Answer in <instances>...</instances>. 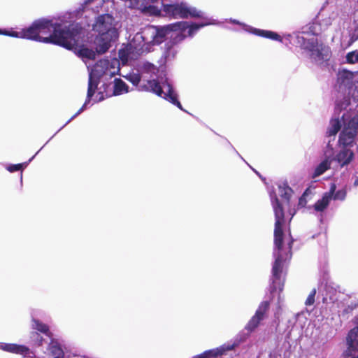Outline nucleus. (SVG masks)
Returning <instances> with one entry per match:
<instances>
[{"mask_svg": "<svg viewBox=\"0 0 358 358\" xmlns=\"http://www.w3.org/2000/svg\"><path fill=\"white\" fill-rule=\"evenodd\" d=\"M79 22H65L64 20L54 22L53 20L41 18L34 21L30 26L21 31H15L17 36L44 43H52L67 50H72L77 45L83 31Z\"/></svg>", "mask_w": 358, "mask_h": 358, "instance_id": "f257e3e1", "label": "nucleus"}, {"mask_svg": "<svg viewBox=\"0 0 358 358\" xmlns=\"http://www.w3.org/2000/svg\"><path fill=\"white\" fill-rule=\"evenodd\" d=\"M269 196L275 215L274 249L273 256L274 262L272 265L271 276L270 278L269 292L271 294L284 287L285 280L282 278L283 264L292 257V248L294 239L290 236L288 243V250L283 249L282 225L285 222V210L283 204L280 201L274 190L269 191ZM291 236V234H289Z\"/></svg>", "mask_w": 358, "mask_h": 358, "instance_id": "f03ea898", "label": "nucleus"}, {"mask_svg": "<svg viewBox=\"0 0 358 358\" xmlns=\"http://www.w3.org/2000/svg\"><path fill=\"white\" fill-rule=\"evenodd\" d=\"M336 86L338 95L335 101V108L329 127L327 131L328 138H335L341 126L339 114L348 107L358 110V72L347 69L339 70L337 73Z\"/></svg>", "mask_w": 358, "mask_h": 358, "instance_id": "7ed1b4c3", "label": "nucleus"}, {"mask_svg": "<svg viewBox=\"0 0 358 358\" xmlns=\"http://www.w3.org/2000/svg\"><path fill=\"white\" fill-rule=\"evenodd\" d=\"M187 27L185 22H174L164 26L148 25L136 33L132 43L124 49L119 51V57L122 62L136 59L144 52V46L159 45L174 29Z\"/></svg>", "mask_w": 358, "mask_h": 358, "instance_id": "20e7f679", "label": "nucleus"}, {"mask_svg": "<svg viewBox=\"0 0 358 358\" xmlns=\"http://www.w3.org/2000/svg\"><path fill=\"white\" fill-rule=\"evenodd\" d=\"M162 6L163 8V13L166 16L173 18H198L201 20L200 22H179L187 24V27L180 29H188V35L190 38H193L200 29L208 25L218 24L216 20L213 19L202 10H198L196 8L192 6L186 2L169 4L162 3Z\"/></svg>", "mask_w": 358, "mask_h": 358, "instance_id": "39448f33", "label": "nucleus"}, {"mask_svg": "<svg viewBox=\"0 0 358 358\" xmlns=\"http://www.w3.org/2000/svg\"><path fill=\"white\" fill-rule=\"evenodd\" d=\"M119 22L110 13L99 14L94 18L92 30L96 33L93 41L94 48L99 55L108 51L113 43L117 41Z\"/></svg>", "mask_w": 358, "mask_h": 358, "instance_id": "423d86ee", "label": "nucleus"}, {"mask_svg": "<svg viewBox=\"0 0 358 358\" xmlns=\"http://www.w3.org/2000/svg\"><path fill=\"white\" fill-rule=\"evenodd\" d=\"M319 24H309L302 31L294 35V43L303 50L313 62L322 63L329 57V49L322 43H318L317 36L320 33Z\"/></svg>", "mask_w": 358, "mask_h": 358, "instance_id": "0eeeda50", "label": "nucleus"}, {"mask_svg": "<svg viewBox=\"0 0 358 358\" xmlns=\"http://www.w3.org/2000/svg\"><path fill=\"white\" fill-rule=\"evenodd\" d=\"M341 113H338L337 115L339 114L341 127H343V129L340 133L338 142L341 147L351 149L356 145V139L358 135V110H352V108H350L342 115H341Z\"/></svg>", "mask_w": 358, "mask_h": 358, "instance_id": "6e6552de", "label": "nucleus"}, {"mask_svg": "<svg viewBox=\"0 0 358 358\" xmlns=\"http://www.w3.org/2000/svg\"><path fill=\"white\" fill-rule=\"evenodd\" d=\"M120 72V62L115 58L99 60L89 73L88 82L92 81L98 87L100 79L105 77L110 79Z\"/></svg>", "mask_w": 358, "mask_h": 358, "instance_id": "1a4fd4ad", "label": "nucleus"}, {"mask_svg": "<svg viewBox=\"0 0 358 358\" xmlns=\"http://www.w3.org/2000/svg\"><path fill=\"white\" fill-rule=\"evenodd\" d=\"M148 84L153 93L168 101L173 105L178 107L180 110L193 116L192 113L183 108L182 104L178 100V94L177 92L168 79H166L164 81L162 82V83L156 80H152L148 82Z\"/></svg>", "mask_w": 358, "mask_h": 358, "instance_id": "9d476101", "label": "nucleus"}, {"mask_svg": "<svg viewBox=\"0 0 358 358\" xmlns=\"http://www.w3.org/2000/svg\"><path fill=\"white\" fill-rule=\"evenodd\" d=\"M251 334V332H249L244 329L234 337L231 343H224L217 348L205 351L204 354L210 353L214 356H221L227 351L232 350L240 345L242 343L246 341Z\"/></svg>", "mask_w": 358, "mask_h": 358, "instance_id": "9b49d317", "label": "nucleus"}, {"mask_svg": "<svg viewBox=\"0 0 358 358\" xmlns=\"http://www.w3.org/2000/svg\"><path fill=\"white\" fill-rule=\"evenodd\" d=\"M226 20L230 22L232 24L241 26L242 29L247 33L252 34L255 36H261L263 38H268L273 41L280 42H282V37L275 31L257 29L233 18H229L228 20L227 19Z\"/></svg>", "mask_w": 358, "mask_h": 358, "instance_id": "f8f14e48", "label": "nucleus"}, {"mask_svg": "<svg viewBox=\"0 0 358 358\" xmlns=\"http://www.w3.org/2000/svg\"><path fill=\"white\" fill-rule=\"evenodd\" d=\"M270 308L268 301H264L260 303L255 315L250 318L245 327V330L249 332H254L259 326L262 321L266 317Z\"/></svg>", "mask_w": 358, "mask_h": 358, "instance_id": "ddd939ff", "label": "nucleus"}, {"mask_svg": "<svg viewBox=\"0 0 358 358\" xmlns=\"http://www.w3.org/2000/svg\"><path fill=\"white\" fill-rule=\"evenodd\" d=\"M320 290L322 292L324 303H328L329 301L334 303L338 300V294L341 292L339 285L331 280L325 278L323 279L321 283Z\"/></svg>", "mask_w": 358, "mask_h": 358, "instance_id": "4468645a", "label": "nucleus"}, {"mask_svg": "<svg viewBox=\"0 0 358 358\" xmlns=\"http://www.w3.org/2000/svg\"><path fill=\"white\" fill-rule=\"evenodd\" d=\"M355 327L352 329L347 337V349L343 352V358H350L354 353L358 352V315L354 319Z\"/></svg>", "mask_w": 358, "mask_h": 358, "instance_id": "2eb2a0df", "label": "nucleus"}, {"mask_svg": "<svg viewBox=\"0 0 358 358\" xmlns=\"http://www.w3.org/2000/svg\"><path fill=\"white\" fill-rule=\"evenodd\" d=\"M0 350L10 353L20 355L23 357H29L34 354L29 347L16 343H0Z\"/></svg>", "mask_w": 358, "mask_h": 358, "instance_id": "dca6fc26", "label": "nucleus"}, {"mask_svg": "<svg viewBox=\"0 0 358 358\" xmlns=\"http://www.w3.org/2000/svg\"><path fill=\"white\" fill-rule=\"evenodd\" d=\"M333 191L334 187L329 188V190L324 192L322 198L317 200L313 206H308L309 209L313 208L315 211L320 213L319 220L321 223L323 222V215L322 213H323L329 206V203L331 201V194Z\"/></svg>", "mask_w": 358, "mask_h": 358, "instance_id": "f3484780", "label": "nucleus"}, {"mask_svg": "<svg viewBox=\"0 0 358 358\" xmlns=\"http://www.w3.org/2000/svg\"><path fill=\"white\" fill-rule=\"evenodd\" d=\"M355 158V152L350 148H341L338 152L332 158L341 167L349 165Z\"/></svg>", "mask_w": 358, "mask_h": 358, "instance_id": "a211bd4d", "label": "nucleus"}, {"mask_svg": "<svg viewBox=\"0 0 358 358\" xmlns=\"http://www.w3.org/2000/svg\"><path fill=\"white\" fill-rule=\"evenodd\" d=\"M97 86L94 84H92V81L88 82V87H87V93L85 101L83 106L78 110V112L74 114L66 123L65 125H67L70 122H71L74 118H76L78 115H80L83 111H84L90 103L91 99L94 95L96 90L97 89Z\"/></svg>", "mask_w": 358, "mask_h": 358, "instance_id": "6ab92c4d", "label": "nucleus"}, {"mask_svg": "<svg viewBox=\"0 0 358 358\" xmlns=\"http://www.w3.org/2000/svg\"><path fill=\"white\" fill-rule=\"evenodd\" d=\"M31 327L32 329L36 330L35 331L43 334L48 338H51V336H52V334L46 324L36 318L34 313H31Z\"/></svg>", "mask_w": 358, "mask_h": 358, "instance_id": "aec40b11", "label": "nucleus"}, {"mask_svg": "<svg viewBox=\"0 0 358 358\" xmlns=\"http://www.w3.org/2000/svg\"><path fill=\"white\" fill-rule=\"evenodd\" d=\"M171 34L170 40L168 41L169 45L178 47V45L181 43L186 38H191L188 35V29H174Z\"/></svg>", "mask_w": 358, "mask_h": 358, "instance_id": "412c9836", "label": "nucleus"}, {"mask_svg": "<svg viewBox=\"0 0 358 358\" xmlns=\"http://www.w3.org/2000/svg\"><path fill=\"white\" fill-rule=\"evenodd\" d=\"M277 185L280 196L284 200V203L289 206L290 198L293 194L292 189L288 185L287 182H280Z\"/></svg>", "mask_w": 358, "mask_h": 358, "instance_id": "4be33fe9", "label": "nucleus"}, {"mask_svg": "<svg viewBox=\"0 0 358 358\" xmlns=\"http://www.w3.org/2000/svg\"><path fill=\"white\" fill-rule=\"evenodd\" d=\"M48 350L52 358H64V352L59 341L51 336Z\"/></svg>", "mask_w": 358, "mask_h": 358, "instance_id": "5701e85b", "label": "nucleus"}, {"mask_svg": "<svg viewBox=\"0 0 358 358\" xmlns=\"http://www.w3.org/2000/svg\"><path fill=\"white\" fill-rule=\"evenodd\" d=\"M44 145L33 156L31 157L27 162L17 164H8L6 166V169L7 171H8L10 173H13L17 171H21L20 173V181L22 182V171L26 168L28 164L34 159V158L36 157V155L43 149Z\"/></svg>", "mask_w": 358, "mask_h": 358, "instance_id": "b1692460", "label": "nucleus"}, {"mask_svg": "<svg viewBox=\"0 0 358 358\" xmlns=\"http://www.w3.org/2000/svg\"><path fill=\"white\" fill-rule=\"evenodd\" d=\"M129 92V86L120 78H115L113 85V95L118 96Z\"/></svg>", "mask_w": 358, "mask_h": 358, "instance_id": "393cba45", "label": "nucleus"}, {"mask_svg": "<svg viewBox=\"0 0 358 358\" xmlns=\"http://www.w3.org/2000/svg\"><path fill=\"white\" fill-rule=\"evenodd\" d=\"M178 51V47L176 45H169V43L166 42L165 43L164 51L163 54L166 62L173 60L176 57Z\"/></svg>", "mask_w": 358, "mask_h": 358, "instance_id": "a878e982", "label": "nucleus"}, {"mask_svg": "<svg viewBox=\"0 0 358 358\" xmlns=\"http://www.w3.org/2000/svg\"><path fill=\"white\" fill-rule=\"evenodd\" d=\"M331 160V159L326 157L322 162H320L315 169L313 177H318L328 170L330 168Z\"/></svg>", "mask_w": 358, "mask_h": 358, "instance_id": "bb28decb", "label": "nucleus"}, {"mask_svg": "<svg viewBox=\"0 0 358 358\" xmlns=\"http://www.w3.org/2000/svg\"><path fill=\"white\" fill-rule=\"evenodd\" d=\"M45 339L37 331H31L29 334V343L32 347L38 348L43 345Z\"/></svg>", "mask_w": 358, "mask_h": 358, "instance_id": "cd10ccee", "label": "nucleus"}, {"mask_svg": "<svg viewBox=\"0 0 358 358\" xmlns=\"http://www.w3.org/2000/svg\"><path fill=\"white\" fill-rule=\"evenodd\" d=\"M332 187H334V191L331 194V200L334 199L335 201H343L347 196L346 189L345 188H342L336 191V185L334 183L331 185L330 188Z\"/></svg>", "mask_w": 358, "mask_h": 358, "instance_id": "c85d7f7f", "label": "nucleus"}, {"mask_svg": "<svg viewBox=\"0 0 358 358\" xmlns=\"http://www.w3.org/2000/svg\"><path fill=\"white\" fill-rule=\"evenodd\" d=\"M94 50L96 49L94 48ZM96 53L99 54L96 50H93L87 48H82L78 51L80 57L89 59H94Z\"/></svg>", "mask_w": 358, "mask_h": 358, "instance_id": "c756f323", "label": "nucleus"}, {"mask_svg": "<svg viewBox=\"0 0 358 358\" xmlns=\"http://www.w3.org/2000/svg\"><path fill=\"white\" fill-rule=\"evenodd\" d=\"M143 11L150 14V15L157 16L160 15L162 12H163V8L162 6L160 8H159L157 6L149 5L144 7Z\"/></svg>", "mask_w": 358, "mask_h": 358, "instance_id": "7c9ffc66", "label": "nucleus"}, {"mask_svg": "<svg viewBox=\"0 0 358 358\" xmlns=\"http://www.w3.org/2000/svg\"><path fill=\"white\" fill-rule=\"evenodd\" d=\"M357 41H358V26L355 25V27L349 31V41L346 47H350Z\"/></svg>", "mask_w": 358, "mask_h": 358, "instance_id": "2f4dec72", "label": "nucleus"}, {"mask_svg": "<svg viewBox=\"0 0 358 358\" xmlns=\"http://www.w3.org/2000/svg\"><path fill=\"white\" fill-rule=\"evenodd\" d=\"M124 77L134 86H137L141 80V75L134 72L129 73Z\"/></svg>", "mask_w": 358, "mask_h": 358, "instance_id": "473e14b6", "label": "nucleus"}, {"mask_svg": "<svg viewBox=\"0 0 358 358\" xmlns=\"http://www.w3.org/2000/svg\"><path fill=\"white\" fill-rule=\"evenodd\" d=\"M345 62L350 64L358 63V50L348 52L345 55Z\"/></svg>", "mask_w": 358, "mask_h": 358, "instance_id": "72a5a7b5", "label": "nucleus"}, {"mask_svg": "<svg viewBox=\"0 0 358 358\" xmlns=\"http://www.w3.org/2000/svg\"><path fill=\"white\" fill-rule=\"evenodd\" d=\"M334 147L333 145L331 143V139H329L328 141L327 145L324 150V155L326 157L332 159V158L334 157Z\"/></svg>", "mask_w": 358, "mask_h": 358, "instance_id": "f704fd0d", "label": "nucleus"}, {"mask_svg": "<svg viewBox=\"0 0 358 358\" xmlns=\"http://www.w3.org/2000/svg\"><path fill=\"white\" fill-rule=\"evenodd\" d=\"M316 294V289L314 288L309 294L308 296L307 297L305 304L306 306H311L315 302V296Z\"/></svg>", "mask_w": 358, "mask_h": 358, "instance_id": "c9c22d12", "label": "nucleus"}, {"mask_svg": "<svg viewBox=\"0 0 358 358\" xmlns=\"http://www.w3.org/2000/svg\"><path fill=\"white\" fill-rule=\"evenodd\" d=\"M358 306V301H355L351 302L350 304H349L343 312V314H348L350 313L357 306Z\"/></svg>", "mask_w": 358, "mask_h": 358, "instance_id": "e433bc0d", "label": "nucleus"}, {"mask_svg": "<svg viewBox=\"0 0 358 358\" xmlns=\"http://www.w3.org/2000/svg\"><path fill=\"white\" fill-rule=\"evenodd\" d=\"M307 203L306 194L304 192L299 199L298 208H303Z\"/></svg>", "mask_w": 358, "mask_h": 358, "instance_id": "4c0bfd02", "label": "nucleus"}, {"mask_svg": "<svg viewBox=\"0 0 358 358\" xmlns=\"http://www.w3.org/2000/svg\"><path fill=\"white\" fill-rule=\"evenodd\" d=\"M0 35L8 36L13 38H15V36H17V34H15V31L7 30L6 29H0Z\"/></svg>", "mask_w": 358, "mask_h": 358, "instance_id": "58836bf2", "label": "nucleus"}, {"mask_svg": "<svg viewBox=\"0 0 358 358\" xmlns=\"http://www.w3.org/2000/svg\"><path fill=\"white\" fill-rule=\"evenodd\" d=\"M228 143L229 144V145L232 148V149L234 150V152H236V154L243 160L244 161L251 169L252 170L257 174L258 175L259 177H261L258 171H257L255 169H253L252 166H250L248 163L247 162L243 159V157L238 153V152L233 147V145L228 141Z\"/></svg>", "mask_w": 358, "mask_h": 358, "instance_id": "ea45409f", "label": "nucleus"}, {"mask_svg": "<svg viewBox=\"0 0 358 358\" xmlns=\"http://www.w3.org/2000/svg\"><path fill=\"white\" fill-rule=\"evenodd\" d=\"M353 24L358 26V8L353 13Z\"/></svg>", "mask_w": 358, "mask_h": 358, "instance_id": "a19ab883", "label": "nucleus"}, {"mask_svg": "<svg viewBox=\"0 0 358 358\" xmlns=\"http://www.w3.org/2000/svg\"><path fill=\"white\" fill-rule=\"evenodd\" d=\"M65 126H66V125H65V124H64V125H63V126H62V127H61V128H60V129H59V130H58V131H57V132H56V133H55V134H54V135H53V136H52L50 139H48V140L47 141V143H46L45 145H46L48 143H49V142L50 141V139H52V138H53V136H54L56 134H57V133H58L61 129H62Z\"/></svg>", "mask_w": 358, "mask_h": 358, "instance_id": "79ce46f5", "label": "nucleus"}, {"mask_svg": "<svg viewBox=\"0 0 358 358\" xmlns=\"http://www.w3.org/2000/svg\"><path fill=\"white\" fill-rule=\"evenodd\" d=\"M65 126H66V125H65V124H64V125H63V126H62V127H61V128H60V129H59V130H58V131H57V132H56V133H55V134H54V135H53V136H52L50 139H48V140L47 141V143H46L45 145H46L48 143H49V142L50 141V139H52V138H53V136H54L56 134H57V133H58L61 129H62Z\"/></svg>", "mask_w": 358, "mask_h": 358, "instance_id": "37998d69", "label": "nucleus"}, {"mask_svg": "<svg viewBox=\"0 0 358 358\" xmlns=\"http://www.w3.org/2000/svg\"><path fill=\"white\" fill-rule=\"evenodd\" d=\"M65 126H66V125H65V124H64V125H63V126H62V127H61V128H60V129H59V130H58V131H57V132H56V133H55V134H54V135H53V136H52L50 139H48V140L47 141V143H46L45 145H46L48 143H49V142L50 141V139H52V138H53V136H54L56 134H57V133H58L61 129H62Z\"/></svg>", "mask_w": 358, "mask_h": 358, "instance_id": "c03bdc74", "label": "nucleus"}, {"mask_svg": "<svg viewBox=\"0 0 358 358\" xmlns=\"http://www.w3.org/2000/svg\"><path fill=\"white\" fill-rule=\"evenodd\" d=\"M145 67H148V69H152L154 67V65L150 63H147L145 64Z\"/></svg>", "mask_w": 358, "mask_h": 358, "instance_id": "a18cd8bd", "label": "nucleus"}, {"mask_svg": "<svg viewBox=\"0 0 358 358\" xmlns=\"http://www.w3.org/2000/svg\"><path fill=\"white\" fill-rule=\"evenodd\" d=\"M353 185H354L355 187H357L358 186V178L357 177L355 178Z\"/></svg>", "mask_w": 358, "mask_h": 358, "instance_id": "49530a36", "label": "nucleus"}, {"mask_svg": "<svg viewBox=\"0 0 358 358\" xmlns=\"http://www.w3.org/2000/svg\"><path fill=\"white\" fill-rule=\"evenodd\" d=\"M289 214L291 215V219L292 218V217L294 216V215L295 214V211H294L293 213L292 212L291 210H289Z\"/></svg>", "mask_w": 358, "mask_h": 358, "instance_id": "de8ad7c7", "label": "nucleus"}, {"mask_svg": "<svg viewBox=\"0 0 358 358\" xmlns=\"http://www.w3.org/2000/svg\"><path fill=\"white\" fill-rule=\"evenodd\" d=\"M233 31H238V29H233Z\"/></svg>", "mask_w": 358, "mask_h": 358, "instance_id": "09e8293b", "label": "nucleus"}, {"mask_svg": "<svg viewBox=\"0 0 358 358\" xmlns=\"http://www.w3.org/2000/svg\"><path fill=\"white\" fill-rule=\"evenodd\" d=\"M76 358H85L84 357H76Z\"/></svg>", "mask_w": 358, "mask_h": 358, "instance_id": "8fccbe9b", "label": "nucleus"}, {"mask_svg": "<svg viewBox=\"0 0 358 358\" xmlns=\"http://www.w3.org/2000/svg\"><path fill=\"white\" fill-rule=\"evenodd\" d=\"M357 1H358V0H357Z\"/></svg>", "mask_w": 358, "mask_h": 358, "instance_id": "3c124183", "label": "nucleus"}]
</instances>
